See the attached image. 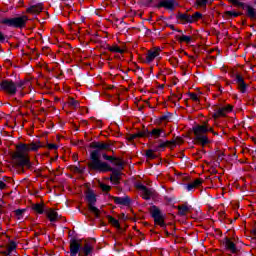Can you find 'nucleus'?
<instances>
[{
	"instance_id": "nucleus-45",
	"label": "nucleus",
	"mask_w": 256,
	"mask_h": 256,
	"mask_svg": "<svg viewBox=\"0 0 256 256\" xmlns=\"http://www.w3.org/2000/svg\"><path fill=\"white\" fill-rule=\"evenodd\" d=\"M137 139V134H132L128 137V141H135Z\"/></svg>"
},
{
	"instance_id": "nucleus-3",
	"label": "nucleus",
	"mask_w": 256,
	"mask_h": 256,
	"mask_svg": "<svg viewBox=\"0 0 256 256\" xmlns=\"http://www.w3.org/2000/svg\"><path fill=\"white\" fill-rule=\"evenodd\" d=\"M93 246L82 240L71 239L70 240V256H88L91 255Z\"/></svg>"
},
{
	"instance_id": "nucleus-2",
	"label": "nucleus",
	"mask_w": 256,
	"mask_h": 256,
	"mask_svg": "<svg viewBox=\"0 0 256 256\" xmlns=\"http://www.w3.org/2000/svg\"><path fill=\"white\" fill-rule=\"evenodd\" d=\"M41 142H32L30 144L20 143L16 146V151L11 153L12 162L16 167H27L31 169L29 160V151H38L41 149Z\"/></svg>"
},
{
	"instance_id": "nucleus-16",
	"label": "nucleus",
	"mask_w": 256,
	"mask_h": 256,
	"mask_svg": "<svg viewBox=\"0 0 256 256\" xmlns=\"http://www.w3.org/2000/svg\"><path fill=\"white\" fill-rule=\"evenodd\" d=\"M43 11V5L42 4H37L34 6L29 7L26 12L30 13L31 15H39Z\"/></svg>"
},
{
	"instance_id": "nucleus-42",
	"label": "nucleus",
	"mask_w": 256,
	"mask_h": 256,
	"mask_svg": "<svg viewBox=\"0 0 256 256\" xmlns=\"http://www.w3.org/2000/svg\"><path fill=\"white\" fill-rule=\"evenodd\" d=\"M103 159H105V161H113V159H115V157L109 156L107 154H103Z\"/></svg>"
},
{
	"instance_id": "nucleus-44",
	"label": "nucleus",
	"mask_w": 256,
	"mask_h": 256,
	"mask_svg": "<svg viewBox=\"0 0 256 256\" xmlns=\"http://www.w3.org/2000/svg\"><path fill=\"white\" fill-rule=\"evenodd\" d=\"M47 148L50 150L58 149V146L56 144H47Z\"/></svg>"
},
{
	"instance_id": "nucleus-11",
	"label": "nucleus",
	"mask_w": 256,
	"mask_h": 256,
	"mask_svg": "<svg viewBox=\"0 0 256 256\" xmlns=\"http://www.w3.org/2000/svg\"><path fill=\"white\" fill-rule=\"evenodd\" d=\"M160 54L161 48L159 47L149 50L146 54V63H152V61H155L156 57H159Z\"/></svg>"
},
{
	"instance_id": "nucleus-23",
	"label": "nucleus",
	"mask_w": 256,
	"mask_h": 256,
	"mask_svg": "<svg viewBox=\"0 0 256 256\" xmlns=\"http://www.w3.org/2000/svg\"><path fill=\"white\" fill-rule=\"evenodd\" d=\"M178 19H180V21H184V23H193L191 15L189 14H179Z\"/></svg>"
},
{
	"instance_id": "nucleus-36",
	"label": "nucleus",
	"mask_w": 256,
	"mask_h": 256,
	"mask_svg": "<svg viewBox=\"0 0 256 256\" xmlns=\"http://www.w3.org/2000/svg\"><path fill=\"white\" fill-rule=\"evenodd\" d=\"M114 165H116V167H123V160L114 157V159L112 160Z\"/></svg>"
},
{
	"instance_id": "nucleus-9",
	"label": "nucleus",
	"mask_w": 256,
	"mask_h": 256,
	"mask_svg": "<svg viewBox=\"0 0 256 256\" xmlns=\"http://www.w3.org/2000/svg\"><path fill=\"white\" fill-rule=\"evenodd\" d=\"M232 77H234V81L238 85L240 93H247V87H249V85L245 83V78L239 73L233 74Z\"/></svg>"
},
{
	"instance_id": "nucleus-8",
	"label": "nucleus",
	"mask_w": 256,
	"mask_h": 256,
	"mask_svg": "<svg viewBox=\"0 0 256 256\" xmlns=\"http://www.w3.org/2000/svg\"><path fill=\"white\" fill-rule=\"evenodd\" d=\"M151 215L154 218L155 225H159L160 227H165V216L163 212L156 206L151 209Z\"/></svg>"
},
{
	"instance_id": "nucleus-38",
	"label": "nucleus",
	"mask_w": 256,
	"mask_h": 256,
	"mask_svg": "<svg viewBox=\"0 0 256 256\" xmlns=\"http://www.w3.org/2000/svg\"><path fill=\"white\" fill-rule=\"evenodd\" d=\"M189 97H190V99H192V101H195V103H199V96H197V94L190 93Z\"/></svg>"
},
{
	"instance_id": "nucleus-25",
	"label": "nucleus",
	"mask_w": 256,
	"mask_h": 256,
	"mask_svg": "<svg viewBox=\"0 0 256 256\" xmlns=\"http://www.w3.org/2000/svg\"><path fill=\"white\" fill-rule=\"evenodd\" d=\"M108 51H111V53H120V54L125 53V50L119 48V46L117 45L108 47Z\"/></svg>"
},
{
	"instance_id": "nucleus-12",
	"label": "nucleus",
	"mask_w": 256,
	"mask_h": 256,
	"mask_svg": "<svg viewBox=\"0 0 256 256\" xmlns=\"http://www.w3.org/2000/svg\"><path fill=\"white\" fill-rule=\"evenodd\" d=\"M136 188L142 191V198L145 199L146 201H149V199L153 197V191L147 188L145 185L137 184Z\"/></svg>"
},
{
	"instance_id": "nucleus-54",
	"label": "nucleus",
	"mask_w": 256,
	"mask_h": 256,
	"mask_svg": "<svg viewBox=\"0 0 256 256\" xmlns=\"http://www.w3.org/2000/svg\"><path fill=\"white\" fill-rule=\"evenodd\" d=\"M122 217H125V214H122Z\"/></svg>"
},
{
	"instance_id": "nucleus-48",
	"label": "nucleus",
	"mask_w": 256,
	"mask_h": 256,
	"mask_svg": "<svg viewBox=\"0 0 256 256\" xmlns=\"http://www.w3.org/2000/svg\"><path fill=\"white\" fill-rule=\"evenodd\" d=\"M7 187V184H5V182L0 181V189L3 190Z\"/></svg>"
},
{
	"instance_id": "nucleus-35",
	"label": "nucleus",
	"mask_w": 256,
	"mask_h": 256,
	"mask_svg": "<svg viewBox=\"0 0 256 256\" xmlns=\"http://www.w3.org/2000/svg\"><path fill=\"white\" fill-rule=\"evenodd\" d=\"M100 189H101L104 193H109V191H111V186L101 183V184H100Z\"/></svg>"
},
{
	"instance_id": "nucleus-10",
	"label": "nucleus",
	"mask_w": 256,
	"mask_h": 256,
	"mask_svg": "<svg viewBox=\"0 0 256 256\" xmlns=\"http://www.w3.org/2000/svg\"><path fill=\"white\" fill-rule=\"evenodd\" d=\"M231 111H233V106L228 104L227 106L218 108L213 114V117L219 119V117H225L227 113H231Z\"/></svg>"
},
{
	"instance_id": "nucleus-55",
	"label": "nucleus",
	"mask_w": 256,
	"mask_h": 256,
	"mask_svg": "<svg viewBox=\"0 0 256 256\" xmlns=\"http://www.w3.org/2000/svg\"><path fill=\"white\" fill-rule=\"evenodd\" d=\"M122 217H125V214H122Z\"/></svg>"
},
{
	"instance_id": "nucleus-33",
	"label": "nucleus",
	"mask_w": 256,
	"mask_h": 256,
	"mask_svg": "<svg viewBox=\"0 0 256 256\" xmlns=\"http://www.w3.org/2000/svg\"><path fill=\"white\" fill-rule=\"evenodd\" d=\"M149 130H144V131H142V132H138V133H136V137H137V139L138 138H141V137H147L148 139H149Z\"/></svg>"
},
{
	"instance_id": "nucleus-24",
	"label": "nucleus",
	"mask_w": 256,
	"mask_h": 256,
	"mask_svg": "<svg viewBox=\"0 0 256 256\" xmlns=\"http://www.w3.org/2000/svg\"><path fill=\"white\" fill-rule=\"evenodd\" d=\"M246 9H247V16L250 19H255V17H256L255 8H253L251 6H246Z\"/></svg>"
},
{
	"instance_id": "nucleus-20",
	"label": "nucleus",
	"mask_w": 256,
	"mask_h": 256,
	"mask_svg": "<svg viewBox=\"0 0 256 256\" xmlns=\"http://www.w3.org/2000/svg\"><path fill=\"white\" fill-rule=\"evenodd\" d=\"M32 209L33 211H35V213H38L39 215H43V213L45 212V204H33L32 205Z\"/></svg>"
},
{
	"instance_id": "nucleus-56",
	"label": "nucleus",
	"mask_w": 256,
	"mask_h": 256,
	"mask_svg": "<svg viewBox=\"0 0 256 256\" xmlns=\"http://www.w3.org/2000/svg\"><path fill=\"white\" fill-rule=\"evenodd\" d=\"M253 47H255V48H256V45H253Z\"/></svg>"
},
{
	"instance_id": "nucleus-13",
	"label": "nucleus",
	"mask_w": 256,
	"mask_h": 256,
	"mask_svg": "<svg viewBox=\"0 0 256 256\" xmlns=\"http://www.w3.org/2000/svg\"><path fill=\"white\" fill-rule=\"evenodd\" d=\"M91 149H98L96 151H110L111 149V144L109 143H104V142H92L90 144Z\"/></svg>"
},
{
	"instance_id": "nucleus-27",
	"label": "nucleus",
	"mask_w": 256,
	"mask_h": 256,
	"mask_svg": "<svg viewBox=\"0 0 256 256\" xmlns=\"http://www.w3.org/2000/svg\"><path fill=\"white\" fill-rule=\"evenodd\" d=\"M68 105L72 109H77V108H79V101L74 100L73 98H70L69 101H68Z\"/></svg>"
},
{
	"instance_id": "nucleus-53",
	"label": "nucleus",
	"mask_w": 256,
	"mask_h": 256,
	"mask_svg": "<svg viewBox=\"0 0 256 256\" xmlns=\"http://www.w3.org/2000/svg\"><path fill=\"white\" fill-rule=\"evenodd\" d=\"M26 103H31V101H27Z\"/></svg>"
},
{
	"instance_id": "nucleus-50",
	"label": "nucleus",
	"mask_w": 256,
	"mask_h": 256,
	"mask_svg": "<svg viewBox=\"0 0 256 256\" xmlns=\"http://www.w3.org/2000/svg\"><path fill=\"white\" fill-rule=\"evenodd\" d=\"M97 125H101V120H98V121H97Z\"/></svg>"
},
{
	"instance_id": "nucleus-39",
	"label": "nucleus",
	"mask_w": 256,
	"mask_h": 256,
	"mask_svg": "<svg viewBox=\"0 0 256 256\" xmlns=\"http://www.w3.org/2000/svg\"><path fill=\"white\" fill-rule=\"evenodd\" d=\"M146 157H148V159H155V153L153 152V150H147Z\"/></svg>"
},
{
	"instance_id": "nucleus-1",
	"label": "nucleus",
	"mask_w": 256,
	"mask_h": 256,
	"mask_svg": "<svg viewBox=\"0 0 256 256\" xmlns=\"http://www.w3.org/2000/svg\"><path fill=\"white\" fill-rule=\"evenodd\" d=\"M89 171H95L96 173H108L111 171L110 181L113 185H119L121 182V172L115 170L109 165V163L101 160V153L97 150L90 153V161L88 162Z\"/></svg>"
},
{
	"instance_id": "nucleus-34",
	"label": "nucleus",
	"mask_w": 256,
	"mask_h": 256,
	"mask_svg": "<svg viewBox=\"0 0 256 256\" xmlns=\"http://www.w3.org/2000/svg\"><path fill=\"white\" fill-rule=\"evenodd\" d=\"M229 3H232L235 7H245V3L239 2V0H228Z\"/></svg>"
},
{
	"instance_id": "nucleus-37",
	"label": "nucleus",
	"mask_w": 256,
	"mask_h": 256,
	"mask_svg": "<svg viewBox=\"0 0 256 256\" xmlns=\"http://www.w3.org/2000/svg\"><path fill=\"white\" fill-rule=\"evenodd\" d=\"M166 143H167V146L169 147V149H175V147H177L174 139L168 140V141H166Z\"/></svg>"
},
{
	"instance_id": "nucleus-14",
	"label": "nucleus",
	"mask_w": 256,
	"mask_h": 256,
	"mask_svg": "<svg viewBox=\"0 0 256 256\" xmlns=\"http://www.w3.org/2000/svg\"><path fill=\"white\" fill-rule=\"evenodd\" d=\"M114 203H116V205H131V198H129V196H125V197H114Z\"/></svg>"
},
{
	"instance_id": "nucleus-17",
	"label": "nucleus",
	"mask_w": 256,
	"mask_h": 256,
	"mask_svg": "<svg viewBox=\"0 0 256 256\" xmlns=\"http://www.w3.org/2000/svg\"><path fill=\"white\" fill-rule=\"evenodd\" d=\"M203 184V180L201 178H197L193 182L186 185L187 191H193V189H197V187H200Z\"/></svg>"
},
{
	"instance_id": "nucleus-40",
	"label": "nucleus",
	"mask_w": 256,
	"mask_h": 256,
	"mask_svg": "<svg viewBox=\"0 0 256 256\" xmlns=\"http://www.w3.org/2000/svg\"><path fill=\"white\" fill-rule=\"evenodd\" d=\"M196 5L198 7H205V5H207V0H196Z\"/></svg>"
},
{
	"instance_id": "nucleus-22",
	"label": "nucleus",
	"mask_w": 256,
	"mask_h": 256,
	"mask_svg": "<svg viewBox=\"0 0 256 256\" xmlns=\"http://www.w3.org/2000/svg\"><path fill=\"white\" fill-rule=\"evenodd\" d=\"M107 218L110 225H113V227H116V229H121V224H119V220L113 218V216H108Z\"/></svg>"
},
{
	"instance_id": "nucleus-49",
	"label": "nucleus",
	"mask_w": 256,
	"mask_h": 256,
	"mask_svg": "<svg viewBox=\"0 0 256 256\" xmlns=\"http://www.w3.org/2000/svg\"><path fill=\"white\" fill-rule=\"evenodd\" d=\"M23 85H25V82L20 81L19 83L16 84V89H17V87H23Z\"/></svg>"
},
{
	"instance_id": "nucleus-31",
	"label": "nucleus",
	"mask_w": 256,
	"mask_h": 256,
	"mask_svg": "<svg viewBox=\"0 0 256 256\" xmlns=\"http://www.w3.org/2000/svg\"><path fill=\"white\" fill-rule=\"evenodd\" d=\"M167 146V141H159V144L155 146V151H161V149H166Z\"/></svg>"
},
{
	"instance_id": "nucleus-15",
	"label": "nucleus",
	"mask_w": 256,
	"mask_h": 256,
	"mask_svg": "<svg viewBox=\"0 0 256 256\" xmlns=\"http://www.w3.org/2000/svg\"><path fill=\"white\" fill-rule=\"evenodd\" d=\"M224 245H225V248L228 251H230V253H237V246L235 245V243L233 241H231V239L225 238Z\"/></svg>"
},
{
	"instance_id": "nucleus-7",
	"label": "nucleus",
	"mask_w": 256,
	"mask_h": 256,
	"mask_svg": "<svg viewBox=\"0 0 256 256\" xmlns=\"http://www.w3.org/2000/svg\"><path fill=\"white\" fill-rule=\"evenodd\" d=\"M1 91L7 93L8 95H16L17 94V84L13 82V80H2L0 83Z\"/></svg>"
},
{
	"instance_id": "nucleus-26",
	"label": "nucleus",
	"mask_w": 256,
	"mask_h": 256,
	"mask_svg": "<svg viewBox=\"0 0 256 256\" xmlns=\"http://www.w3.org/2000/svg\"><path fill=\"white\" fill-rule=\"evenodd\" d=\"M178 213L179 215H187V213H189V206H186V205L178 206Z\"/></svg>"
},
{
	"instance_id": "nucleus-21",
	"label": "nucleus",
	"mask_w": 256,
	"mask_h": 256,
	"mask_svg": "<svg viewBox=\"0 0 256 256\" xmlns=\"http://www.w3.org/2000/svg\"><path fill=\"white\" fill-rule=\"evenodd\" d=\"M162 133H163V129L154 128L151 132H149V139H151V137H154V139H159Z\"/></svg>"
},
{
	"instance_id": "nucleus-32",
	"label": "nucleus",
	"mask_w": 256,
	"mask_h": 256,
	"mask_svg": "<svg viewBox=\"0 0 256 256\" xmlns=\"http://www.w3.org/2000/svg\"><path fill=\"white\" fill-rule=\"evenodd\" d=\"M16 249H17V244L13 241H11L7 246L8 253H11V252L15 251Z\"/></svg>"
},
{
	"instance_id": "nucleus-46",
	"label": "nucleus",
	"mask_w": 256,
	"mask_h": 256,
	"mask_svg": "<svg viewBox=\"0 0 256 256\" xmlns=\"http://www.w3.org/2000/svg\"><path fill=\"white\" fill-rule=\"evenodd\" d=\"M5 42V35L3 34V32L0 31V43H4Z\"/></svg>"
},
{
	"instance_id": "nucleus-19",
	"label": "nucleus",
	"mask_w": 256,
	"mask_h": 256,
	"mask_svg": "<svg viewBox=\"0 0 256 256\" xmlns=\"http://www.w3.org/2000/svg\"><path fill=\"white\" fill-rule=\"evenodd\" d=\"M46 215H47L49 221H51V222L57 221V218L59 217V214L53 208L48 209L46 211Z\"/></svg>"
},
{
	"instance_id": "nucleus-30",
	"label": "nucleus",
	"mask_w": 256,
	"mask_h": 256,
	"mask_svg": "<svg viewBox=\"0 0 256 256\" xmlns=\"http://www.w3.org/2000/svg\"><path fill=\"white\" fill-rule=\"evenodd\" d=\"M224 17H226L227 19H232V17H239V13L233 11H226L224 13Z\"/></svg>"
},
{
	"instance_id": "nucleus-4",
	"label": "nucleus",
	"mask_w": 256,
	"mask_h": 256,
	"mask_svg": "<svg viewBox=\"0 0 256 256\" xmlns=\"http://www.w3.org/2000/svg\"><path fill=\"white\" fill-rule=\"evenodd\" d=\"M209 131H213V128L209 127L207 123H204L203 125H197L193 128L195 141L198 145L205 147V145L209 144V138L207 137V133H209Z\"/></svg>"
},
{
	"instance_id": "nucleus-52",
	"label": "nucleus",
	"mask_w": 256,
	"mask_h": 256,
	"mask_svg": "<svg viewBox=\"0 0 256 256\" xmlns=\"http://www.w3.org/2000/svg\"><path fill=\"white\" fill-rule=\"evenodd\" d=\"M254 143L256 144V138L253 139Z\"/></svg>"
},
{
	"instance_id": "nucleus-51",
	"label": "nucleus",
	"mask_w": 256,
	"mask_h": 256,
	"mask_svg": "<svg viewBox=\"0 0 256 256\" xmlns=\"http://www.w3.org/2000/svg\"><path fill=\"white\" fill-rule=\"evenodd\" d=\"M165 233H166L167 237H169V232H168V231H166Z\"/></svg>"
},
{
	"instance_id": "nucleus-41",
	"label": "nucleus",
	"mask_w": 256,
	"mask_h": 256,
	"mask_svg": "<svg viewBox=\"0 0 256 256\" xmlns=\"http://www.w3.org/2000/svg\"><path fill=\"white\" fill-rule=\"evenodd\" d=\"M174 143L176 146L181 145L183 143V138H181V137L174 138Z\"/></svg>"
},
{
	"instance_id": "nucleus-28",
	"label": "nucleus",
	"mask_w": 256,
	"mask_h": 256,
	"mask_svg": "<svg viewBox=\"0 0 256 256\" xmlns=\"http://www.w3.org/2000/svg\"><path fill=\"white\" fill-rule=\"evenodd\" d=\"M202 17L203 15L200 12H195L193 15H190L192 23H195V21H199V19H201Z\"/></svg>"
},
{
	"instance_id": "nucleus-47",
	"label": "nucleus",
	"mask_w": 256,
	"mask_h": 256,
	"mask_svg": "<svg viewBox=\"0 0 256 256\" xmlns=\"http://www.w3.org/2000/svg\"><path fill=\"white\" fill-rule=\"evenodd\" d=\"M0 253H1L2 255H11V252H9L8 249H6V250H4V251L1 250Z\"/></svg>"
},
{
	"instance_id": "nucleus-5",
	"label": "nucleus",
	"mask_w": 256,
	"mask_h": 256,
	"mask_svg": "<svg viewBox=\"0 0 256 256\" xmlns=\"http://www.w3.org/2000/svg\"><path fill=\"white\" fill-rule=\"evenodd\" d=\"M29 18L27 16H20L15 18H3L0 23L2 25H7V27H15L17 29H22L27 25Z\"/></svg>"
},
{
	"instance_id": "nucleus-18",
	"label": "nucleus",
	"mask_w": 256,
	"mask_h": 256,
	"mask_svg": "<svg viewBox=\"0 0 256 256\" xmlns=\"http://www.w3.org/2000/svg\"><path fill=\"white\" fill-rule=\"evenodd\" d=\"M158 7H164V9L173 10V9H175V2L173 0H162L158 4Z\"/></svg>"
},
{
	"instance_id": "nucleus-57",
	"label": "nucleus",
	"mask_w": 256,
	"mask_h": 256,
	"mask_svg": "<svg viewBox=\"0 0 256 256\" xmlns=\"http://www.w3.org/2000/svg\"><path fill=\"white\" fill-rule=\"evenodd\" d=\"M178 99H181V97H178Z\"/></svg>"
},
{
	"instance_id": "nucleus-43",
	"label": "nucleus",
	"mask_w": 256,
	"mask_h": 256,
	"mask_svg": "<svg viewBox=\"0 0 256 256\" xmlns=\"http://www.w3.org/2000/svg\"><path fill=\"white\" fill-rule=\"evenodd\" d=\"M24 212H25V210L18 209L15 211V215H16V217H21Z\"/></svg>"
},
{
	"instance_id": "nucleus-6",
	"label": "nucleus",
	"mask_w": 256,
	"mask_h": 256,
	"mask_svg": "<svg viewBox=\"0 0 256 256\" xmlns=\"http://www.w3.org/2000/svg\"><path fill=\"white\" fill-rule=\"evenodd\" d=\"M86 200L88 202V209L91 213H94L96 217H99V209L95 207V203H97V197L93 191L88 190L86 193Z\"/></svg>"
},
{
	"instance_id": "nucleus-29",
	"label": "nucleus",
	"mask_w": 256,
	"mask_h": 256,
	"mask_svg": "<svg viewBox=\"0 0 256 256\" xmlns=\"http://www.w3.org/2000/svg\"><path fill=\"white\" fill-rule=\"evenodd\" d=\"M179 41L180 43H191V41H193V37L182 35L179 37Z\"/></svg>"
}]
</instances>
